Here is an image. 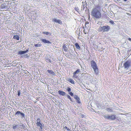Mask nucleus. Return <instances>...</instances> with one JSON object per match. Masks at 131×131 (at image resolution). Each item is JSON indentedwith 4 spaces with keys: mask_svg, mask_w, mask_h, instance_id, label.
<instances>
[{
    "mask_svg": "<svg viewBox=\"0 0 131 131\" xmlns=\"http://www.w3.org/2000/svg\"><path fill=\"white\" fill-rule=\"evenodd\" d=\"M100 7L98 6H95L93 8L91 13V15L97 19L101 18V17L100 10Z\"/></svg>",
    "mask_w": 131,
    "mask_h": 131,
    "instance_id": "obj_1",
    "label": "nucleus"
},
{
    "mask_svg": "<svg viewBox=\"0 0 131 131\" xmlns=\"http://www.w3.org/2000/svg\"><path fill=\"white\" fill-rule=\"evenodd\" d=\"M91 65L92 68L93 69L94 72L97 74L98 72V69L96 63L94 61L92 60L91 61Z\"/></svg>",
    "mask_w": 131,
    "mask_h": 131,
    "instance_id": "obj_2",
    "label": "nucleus"
},
{
    "mask_svg": "<svg viewBox=\"0 0 131 131\" xmlns=\"http://www.w3.org/2000/svg\"><path fill=\"white\" fill-rule=\"evenodd\" d=\"M110 27L108 25L104 26L103 27H100L98 31H107L110 29Z\"/></svg>",
    "mask_w": 131,
    "mask_h": 131,
    "instance_id": "obj_3",
    "label": "nucleus"
},
{
    "mask_svg": "<svg viewBox=\"0 0 131 131\" xmlns=\"http://www.w3.org/2000/svg\"><path fill=\"white\" fill-rule=\"evenodd\" d=\"M103 116L105 118H107L111 120H114L115 119V115H109L107 114L104 115Z\"/></svg>",
    "mask_w": 131,
    "mask_h": 131,
    "instance_id": "obj_4",
    "label": "nucleus"
},
{
    "mask_svg": "<svg viewBox=\"0 0 131 131\" xmlns=\"http://www.w3.org/2000/svg\"><path fill=\"white\" fill-rule=\"evenodd\" d=\"M130 66H131L130 62L129 61H127L124 63L123 67L125 69H127Z\"/></svg>",
    "mask_w": 131,
    "mask_h": 131,
    "instance_id": "obj_5",
    "label": "nucleus"
},
{
    "mask_svg": "<svg viewBox=\"0 0 131 131\" xmlns=\"http://www.w3.org/2000/svg\"><path fill=\"white\" fill-rule=\"evenodd\" d=\"M80 72V70L79 69H78L73 74V77L75 78H77V74H78Z\"/></svg>",
    "mask_w": 131,
    "mask_h": 131,
    "instance_id": "obj_6",
    "label": "nucleus"
},
{
    "mask_svg": "<svg viewBox=\"0 0 131 131\" xmlns=\"http://www.w3.org/2000/svg\"><path fill=\"white\" fill-rule=\"evenodd\" d=\"M36 124L38 126H39L41 128V129H42V124L40 123V119L39 118H38L37 120H36Z\"/></svg>",
    "mask_w": 131,
    "mask_h": 131,
    "instance_id": "obj_7",
    "label": "nucleus"
},
{
    "mask_svg": "<svg viewBox=\"0 0 131 131\" xmlns=\"http://www.w3.org/2000/svg\"><path fill=\"white\" fill-rule=\"evenodd\" d=\"M41 41L45 44H51V43L48 40L45 39H41Z\"/></svg>",
    "mask_w": 131,
    "mask_h": 131,
    "instance_id": "obj_8",
    "label": "nucleus"
},
{
    "mask_svg": "<svg viewBox=\"0 0 131 131\" xmlns=\"http://www.w3.org/2000/svg\"><path fill=\"white\" fill-rule=\"evenodd\" d=\"M53 21L56 23H57L59 24H61L62 21L59 19H57L56 18H54L53 20Z\"/></svg>",
    "mask_w": 131,
    "mask_h": 131,
    "instance_id": "obj_9",
    "label": "nucleus"
},
{
    "mask_svg": "<svg viewBox=\"0 0 131 131\" xmlns=\"http://www.w3.org/2000/svg\"><path fill=\"white\" fill-rule=\"evenodd\" d=\"M74 98L77 101V102L79 103H80V99L78 96L77 95H75L74 96Z\"/></svg>",
    "mask_w": 131,
    "mask_h": 131,
    "instance_id": "obj_10",
    "label": "nucleus"
},
{
    "mask_svg": "<svg viewBox=\"0 0 131 131\" xmlns=\"http://www.w3.org/2000/svg\"><path fill=\"white\" fill-rule=\"evenodd\" d=\"M28 52V50H26V51H20L18 53L20 55H21V54H24Z\"/></svg>",
    "mask_w": 131,
    "mask_h": 131,
    "instance_id": "obj_11",
    "label": "nucleus"
},
{
    "mask_svg": "<svg viewBox=\"0 0 131 131\" xmlns=\"http://www.w3.org/2000/svg\"><path fill=\"white\" fill-rule=\"evenodd\" d=\"M58 92L59 94L61 95L64 96L66 94L65 93L61 91H58Z\"/></svg>",
    "mask_w": 131,
    "mask_h": 131,
    "instance_id": "obj_12",
    "label": "nucleus"
},
{
    "mask_svg": "<svg viewBox=\"0 0 131 131\" xmlns=\"http://www.w3.org/2000/svg\"><path fill=\"white\" fill-rule=\"evenodd\" d=\"M48 72L50 73V74H51L52 75H54L55 74L54 72L52 71L51 70H48L47 71Z\"/></svg>",
    "mask_w": 131,
    "mask_h": 131,
    "instance_id": "obj_13",
    "label": "nucleus"
},
{
    "mask_svg": "<svg viewBox=\"0 0 131 131\" xmlns=\"http://www.w3.org/2000/svg\"><path fill=\"white\" fill-rule=\"evenodd\" d=\"M68 81L70 82L72 84H74V81L73 80L71 79V78H69L68 80Z\"/></svg>",
    "mask_w": 131,
    "mask_h": 131,
    "instance_id": "obj_14",
    "label": "nucleus"
},
{
    "mask_svg": "<svg viewBox=\"0 0 131 131\" xmlns=\"http://www.w3.org/2000/svg\"><path fill=\"white\" fill-rule=\"evenodd\" d=\"M75 46L76 47V48L78 49H80V47L78 43H76L75 44Z\"/></svg>",
    "mask_w": 131,
    "mask_h": 131,
    "instance_id": "obj_15",
    "label": "nucleus"
},
{
    "mask_svg": "<svg viewBox=\"0 0 131 131\" xmlns=\"http://www.w3.org/2000/svg\"><path fill=\"white\" fill-rule=\"evenodd\" d=\"M13 38L15 39H16L17 40H18L19 39V36L17 35H15L14 36Z\"/></svg>",
    "mask_w": 131,
    "mask_h": 131,
    "instance_id": "obj_16",
    "label": "nucleus"
},
{
    "mask_svg": "<svg viewBox=\"0 0 131 131\" xmlns=\"http://www.w3.org/2000/svg\"><path fill=\"white\" fill-rule=\"evenodd\" d=\"M63 49L65 52L67 51V49H68L66 47V46H63Z\"/></svg>",
    "mask_w": 131,
    "mask_h": 131,
    "instance_id": "obj_17",
    "label": "nucleus"
},
{
    "mask_svg": "<svg viewBox=\"0 0 131 131\" xmlns=\"http://www.w3.org/2000/svg\"><path fill=\"white\" fill-rule=\"evenodd\" d=\"M21 113L19 111H17L16 112L15 115H17L19 116V115H20Z\"/></svg>",
    "mask_w": 131,
    "mask_h": 131,
    "instance_id": "obj_18",
    "label": "nucleus"
},
{
    "mask_svg": "<svg viewBox=\"0 0 131 131\" xmlns=\"http://www.w3.org/2000/svg\"><path fill=\"white\" fill-rule=\"evenodd\" d=\"M34 46L36 47H40L41 46V44H35Z\"/></svg>",
    "mask_w": 131,
    "mask_h": 131,
    "instance_id": "obj_19",
    "label": "nucleus"
},
{
    "mask_svg": "<svg viewBox=\"0 0 131 131\" xmlns=\"http://www.w3.org/2000/svg\"><path fill=\"white\" fill-rule=\"evenodd\" d=\"M106 110L108 112H112V110L110 108H106Z\"/></svg>",
    "mask_w": 131,
    "mask_h": 131,
    "instance_id": "obj_20",
    "label": "nucleus"
},
{
    "mask_svg": "<svg viewBox=\"0 0 131 131\" xmlns=\"http://www.w3.org/2000/svg\"><path fill=\"white\" fill-rule=\"evenodd\" d=\"M18 125H13V129H15L17 128V127Z\"/></svg>",
    "mask_w": 131,
    "mask_h": 131,
    "instance_id": "obj_21",
    "label": "nucleus"
},
{
    "mask_svg": "<svg viewBox=\"0 0 131 131\" xmlns=\"http://www.w3.org/2000/svg\"><path fill=\"white\" fill-rule=\"evenodd\" d=\"M67 97H68V98L71 101H72L71 97L69 95H67Z\"/></svg>",
    "mask_w": 131,
    "mask_h": 131,
    "instance_id": "obj_22",
    "label": "nucleus"
},
{
    "mask_svg": "<svg viewBox=\"0 0 131 131\" xmlns=\"http://www.w3.org/2000/svg\"><path fill=\"white\" fill-rule=\"evenodd\" d=\"M43 33L44 34L48 35L49 34V33L48 32L43 31Z\"/></svg>",
    "mask_w": 131,
    "mask_h": 131,
    "instance_id": "obj_23",
    "label": "nucleus"
},
{
    "mask_svg": "<svg viewBox=\"0 0 131 131\" xmlns=\"http://www.w3.org/2000/svg\"><path fill=\"white\" fill-rule=\"evenodd\" d=\"M67 90L69 92H70L71 91V89L70 88H68Z\"/></svg>",
    "mask_w": 131,
    "mask_h": 131,
    "instance_id": "obj_24",
    "label": "nucleus"
},
{
    "mask_svg": "<svg viewBox=\"0 0 131 131\" xmlns=\"http://www.w3.org/2000/svg\"><path fill=\"white\" fill-rule=\"evenodd\" d=\"M69 94L71 96H73V93L71 92H70L69 93Z\"/></svg>",
    "mask_w": 131,
    "mask_h": 131,
    "instance_id": "obj_25",
    "label": "nucleus"
},
{
    "mask_svg": "<svg viewBox=\"0 0 131 131\" xmlns=\"http://www.w3.org/2000/svg\"><path fill=\"white\" fill-rule=\"evenodd\" d=\"M5 6L3 4L1 5V7L2 8H5Z\"/></svg>",
    "mask_w": 131,
    "mask_h": 131,
    "instance_id": "obj_26",
    "label": "nucleus"
},
{
    "mask_svg": "<svg viewBox=\"0 0 131 131\" xmlns=\"http://www.w3.org/2000/svg\"><path fill=\"white\" fill-rule=\"evenodd\" d=\"M20 115H21L22 117H25V115L24 113H21Z\"/></svg>",
    "mask_w": 131,
    "mask_h": 131,
    "instance_id": "obj_27",
    "label": "nucleus"
},
{
    "mask_svg": "<svg viewBox=\"0 0 131 131\" xmlns=\"http://www.w3.org/2000/svg\"><path fill=\"white\" fill-rule=\"evenodd\" d=\"M46 60H47L46 61L47 62H51V61L49 59H47Z\"/></svg>",
    "mask_w": 131,
    "mask_h": 131,
    "instance_id": "obj_28",
    "label": "nucleus"
},
{
    "mask_svg": "<svg viewBox=\"0 0 131 131\" xmlns=\"http://www.w3.org/2000/svg\"><path fill=\"white\" fill-rule=\"evenodd\" d=\"M110 23H111L112 24H114V23L113 21L112 20L110 21Z\"/></svg>",
    "mask_w": 131,
    "mask_h": 131,
    "instance_id": "obj_29",
    "label": "nucleus"
},
{
    "mask_svg": "<svg viewBox=\"0 0 131 131\" xmlns=\"http://www.w3.org/2000/svg\"><path fill=\"white\" fill-rule=\"evenodd\" d=\"M20 91H18V93L17 94L18 96H20Z\"/></svg>",
    "mask_w": 131,
    "mask_h": 131,
    "instance_id": "obj_30",
    "label": "nucleus"
},
{
    "mask_svg": "<svg viewBox=\"0 0 131 131\" xmlns=\"http://www.w3.org/2000/svg\"><path fill=\"white\" fill-rule=\"evenodd\" d=\"M65 128H66V129H67V130L68 131H70V129H69V128L67 127H66H66Z\"/></svg>",
    "mask_w": 131,
    "mask_h": 131,
    "instance_id": "obj_31",
    "label": "nucleus"
},
{
    "mask_svg": "<svg viewBox=\"0 0 131 131\" xmlns=\"http://www.w3.org/2000/svg\"><path fill=\"white\" fill-rule=\"evenodd\" d=\"M75 9L78 12V10H79V9L78 8L76 7L75 8Z\"/></svg>",
    "mask_w": 131,
    "mask_h": 131,
    "instance_id": "obj_32",
    "label": "nucleus"
},
{
    "mask_svg": "<svg viewBox=\"0 0 131 131\" xmlns=\"http://www.w3.org/2000/svg\"><path fill=\"white\" fill-rule=\"evenodd\" d=\"M128 39V40L130 41V42H131V38H129Z\"/></svg>",
    "mask_w": 131,
    "mask_h": 131,
    "instance_id": "obj_33",
    "label": "nucleus"
},
{
    "mask_svg": "<svg viewBox=\"0 0 131 131\" xmlns=\"http://www.w3.org/2000/svg\"><path fill=\"white\" fill-rule=\"evenodd\" d=\"M89 24V23L88 22H86V24Z\"/></svg>",
    "mask_w": 131,
    "mask_h": 131,
    "instance_id": "obj_34",
    "label": "nucleus"
},
{
    "mask_svg": "<svg viewBox=\"0 0 131 131\" xmlns=\"http://www.w3.org/2000/svg\"><path fill=\"white\" fill-rule=\"evenodd\" d=\"M124 1H127V0H124Z\"/></svg>",
    "mask_w": 131,
    "mask_h": 131,
    "instance_id": "obj_35",
    "label": "nucleus"
},
{
    "mask_svg": "<svg viewBox=\"0 0 131 131\" xmlns=\"http://www.w3.org/2000/svg\"><path fill=\"white\" fill-rule=\"evenodd\" d=\"M40 129H41V127H40Z\"/></svg>",
    "mask_w": 131,
    "mask_h": 131,
    "instance_id": "obj_36",
    "label": "nucleus"
},
{
    "mask_svg": "<svg viewBox=\"0 0 131 131\" xmlns=\"http://www.w3.org/2000/svg\"><path fill=\"white\" fill-rule=\"evenodd\" d=\"M72 131L70 130V131Z\"/></svg>",
    "mask_w": 131,
    "mask_h": 131,
    "instance_id": "obj_37",
    "label": "nucleus"
}]
</instances>
